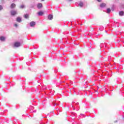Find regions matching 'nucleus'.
I'll return each mask as SVG.
<instances>
[{"mask_svg": "<svg viewBox=\"0 0 124 124\" xmlns=\"http://www.w3.org/2000/svg\"><path fill=\"white\" fill-rule=\"evenodd\" d=\"M111 12V9L108 8L107 9V13H110Z\"/></svg>", "mask_w": 124, "mask_h": 124, "instance_id": "obj_14", "label": "nucleus"}, {"mask_svg": "<svg viewBox=\"0 0 124 124\" xmlns=\"http://www.w3.org/2000/svg\"><path fill=\"white\" fill-rule=\"evenodd\" d=\"M24 18H25V19H28L29 18V15L28 14L25 15Z\"/></svg>", "mask_w": 124, "mask_h": 124, "instance_id": "obj_13", "label": "nucleus"}, {"mask_svg": "<svg viewBox=\"0 0 124 124\" xmlns=\"http://www.w3.org/2000/svg\"><path fill=\"white\" fill-rule=\"evenodd\" d=\"M0 40H1V41H4V40H5V38L3 36H1L0 37Z\"/></svg>", "mask_w": 124, "mask_h": 124, "instance_id": "obj_12", "label": "nucleus"}, {"mask_svg": "<svg viewBox=\"0 0 124 124\" xmlns=\"http://www.w3.org/2000/svg\"><path fill=\"white\" fill-rule=\"evenodd\" d=\"M78 5L79 6H80V7H83V5H84V3H83L82 2H79L78 3Z\"/></svg>", "mask_w": 124, "mask_h": 124, "instance_id": "obj_10", "label": "nucleus"}, {"mask_svg": "<svg viewBox=\"0 0 124 124\" xmlns=\"http://www.w3.org/2000/svg\"><path fill=\"white\" fill-rule=\"evenodd\" d=\"M35 25V22L34 21H31L30 23V27H34Z\"/></svg>", "mask_w": 124, "mask_h": 124, "instance_id": "obj_4", "label": "nucleus"}, {"mask_svg": "<svg viewBox=\"0 0 124 124\" xmlns=\"http://www.w3.org/2000/svg\"><path fill=\"white\" fill-rule=\"evenodd\" d=\"M11 15H12V16H14L15 15H17V11H15V10H12L10 12Z\"/></svg>", "mask_w": 124, "mask_h": 124, "instance_id": "obj_1", "label": "nucleus"}, {"mask_svg": "<svg viewBox=\"0 0 124 124\" xmlns=\"http://www.w3.org/2000/svg\"><path fill=\"white\" fill-rule=\"evenodd\" d=\"M16 21L18 22V23H21L22 22V18L20 17H18L16 18Z\"/></svg>", "mask_w": 124, "mask_h": 124, "instance_id": "obj_6", "label": "nucleus"}, {"mask_svg": "<svg viewBox=\"0 0 124 124\" xmlns=\"http://www.w3.org/2000/svg\"><path fill=\"white\" fill-rule=\"evenodd\" d=\"M1 10H2V6L0 5V11Z\"/></svg>", "mask_w": 124, "mask_h": 124, "instance_id": "obj_16", "label": "nucleus"}, {"mask_svg": "<svg viewBox=\"0 0 124 124\" xmlns=\"http://www.w3.org/2000/svg\"><path fill=\"white\" fill-rule=\"evenodd\" d=\"M10 7L12 9H13V8L16 7V4L15 3H12L11 4Z\"/></svg>", "mask_w": 124, "mask_h": 124, "instance_id": "obj_5", "label": "nucleus"}, {"mask_svg": "<svg viewBox=\"0 0 124 124\" xmlns=\"http://www.w3.org/2000/svg\"><path fill=\"white\" fill-rule=\"evenodd\" d=\"M20 46H21V43L20 42H16L14 44V46L15 47H20Z\"/></svg>", "mask_w": 124, "mask_h": 124, "instance_id": "obj_2", "label": "nucleus"}, {"mask_svg": "<svg viewBox=\"0 0 124 124\" xmlns=\"http://www.w3.org/2000/svg\"><path fill=\"white\" fill-rule=\"evenodd\" d=\"M16 0H13V2H15V1H16Z\"/></svg>", "mask_w": 124, "mask_h": 124, "instance_id": "obj_18", "label": "nucleus"}, {"mask_svg": "<svg viewBox=\"0 0 124 124\" xmlns=\"http://www.w3.org/2000/svg\"><path fill=\"white\" fill-rule=\"evenodd\" d=\"M37 15L39 16H42L43 15V12H39L38 13H37Z\"/></svg>", "mask_w": 124, "mask_h": 124, "instance_id": "obj_11", "label": "nucleus"}, {"mask_svg": "<svg viewBox=\"0 0 124 124\" xmlns=\"http://www.w3.org/2000/svg\"><path fill=\"white\" fill-rule=\"evenodd\" d=\"M48 20H53V15H49L48 16Z\"/></svg>", "mask_w": 124, "mask_h": 124, "instance_id": "obj_8", "label": "nucleus"}, {"mask_svg": "<svg viewBox=\"0 0 124 124\" xmlns=\"http://www.w3.org/2000/svg\"><path fill=\"white\" fill-rule=\"evenodd\" d=\"M37 7L38 9H40L42 7V4L41 3H38L37 5Z\"/></svg>", "mask_w": 124, "mask_h": 124, "instance_id": "obj_3", "label": "nucleus"}, {"mask_svg": "<svg viewBox=\"0 0 124 124\" xmlns=\"http://www.w3.org/2000/svg\"><path fill=\"white\" fill-rule=\"evenodd\" d=\"M119 14L120 16H124V11H121L119 12Z\"/></svg>", "mask_w": 124, "mask_h": 124, "instance_id": "obj_9", "label": "nucleus"}, {"mask_svg": "<svg viewBox=\"0 0 124 124\" xmlns=\"http://www.w3.org/2000/svg\"><path fill=\"white\" fill-rule=\"evenodd\" d=\"M105 6H106V4L105 3H102L100 5V7L102 8H103V7H105Z\"/></svg>", "mask_w": 124, "mask_h": 124, "instance_id": "obj_7", "label": "nucleus"}, {"mask_svg": "<svg viewBox=\"0 0 124 124\" xmlns=\"http://www.w3.org/2000/svg\"><path fill=\"white\" fill-rule=\"evenodd\" d=\"M78 104H79L78 103H77V105H78Z\"/></svg>", "mask_w": 124, "mask_h": 124, "instance_id": "obj_23", "label": "nucleus"}, {"mask_svg": "<svg viewBox=\"0 0 124 124\" xmlns=\"http://www.w3.org/2000/svg\"><path fill=\"white\" fill-rule=\"evenodd\" d=\"M97 1H99V2H100V1H101V0H97Z\"/></svg>", "mask_w": 124, "mask_h": 124, "instance_id": "obj_19", "label": "nucleus"}, {"mask_svg": "<svg viewBox=\"0 0 124 124\" xmlns=\"http://www.w3.org/2000/svg\"><path fill=\"white\" fill-rule=\"evenodd\" d=\"M42 0V1H44V0Z\"/></svg>", "mask_w": 124, "mask_h": 124, "instance_id": "obj_22", "label": "nucleus"}, {"mask_svg": "<svg viewBox=\"0 0 124 124\" xmlns=\"http://www.w3.org/2000/svg\"><path fill=\"white\" fill-rule=\"evenodd\" d=\"M20 8H25V6H24V5H21V6H20Z\"/></svg>", "mask_w": 124, "mask_h": 124, "instance_id": "obj_15", "label": "nucleus"}, {"mask_svg": "<svg viewBox=\"0 0 124 124\" xmlns=\"http://www.w3.org/2000/svg\"><path fill=\"white\" fill-rule=\"evenodd\" d=\"M33 112H34V113H35V112H36V110L33 111Z\"/></svg>", "mask_w": 124, "mask_h": 124, "instance_id": "obj_20", "label": "nucleus"}, {"mask_svg": "<svg viewBox=\"0 0 124 124\" xmlns=\"http://www.w3.org/2000/svg\"><path fill=\"white\" fill-rule=\"evenodd\" d=\"M69 1H72V0H68Z\"/></svg>", "mask_w": 124, "mask_h": 124, "instance_id": "obj_21", "label": "nucleus"}, {"mask_svg": "<svg viewBox=\"0 0 124 124\" xmlns=\"http://www.w3.org/2000/svg\"><path fill=\"white\" fill-rule=\"evenodd\" d=\"M15 27H16V28H17L18 27V25L17 24H15L14 25Z\"/></svg>", "mask_w": 124, "mask_h": 124, "instance_id": "obj_17", "label": "nucleus"}]
</instances>
